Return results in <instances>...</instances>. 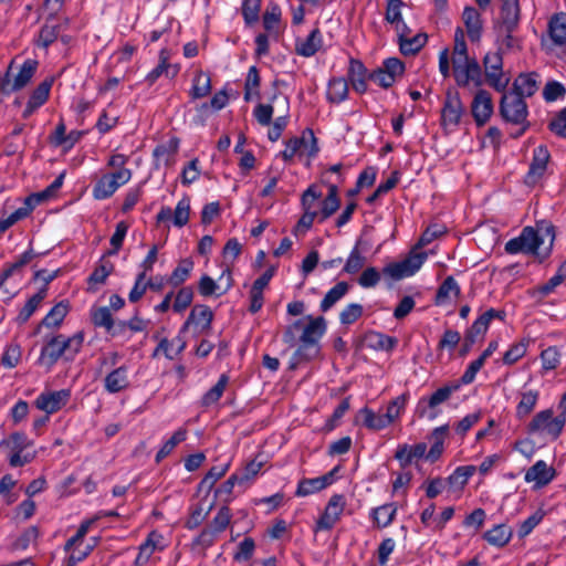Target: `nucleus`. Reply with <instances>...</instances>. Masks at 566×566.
Returning a JSON list of instances; mask_svg holds the SVG:
<instances>
[{
  "label": "nucleus",
  "instance_id": "37",
  "mask_svg": "<svg viewBox=\"0 0 566 566\" xmlns=\"http://www.w3.org/2000/svg\"><path fill=\"white\" fill-rule=\"evenodd\" d=\"M62 28V23L55 22L53 19H48L40 29L35 44L40 48L48 49L59 39Z\"/></svg>",
  "mask_w": 566,
  "mask_h": 566
},
{
  "label": "nucleus",
  "instance_id": "16",
  "mask_svg": "<svg viewBox=\"0 0 566 566\" xmlns=\"http://www.w3.org/2000/svg\"><path fill=\"white\" fill-rule=\"evenodd\" d=\"M171 51L168 49H161L158 54V64L145 76L147 85L151 86L160 76L167 78H175L179 71V64L170 63Z\"/></svg>",
  "mask_w": 566,
  "mask_h": 566
},
{
  "label": "nucleus",
  "instance_id": "30",
  "mask_svg": "<svg viewBox=\"0 0 566 566\" xmlns=\"http://www.w3.org/2000/svg\"><path fill=\"white\" fill-rule=\"evenodd\" d=\"M180 140L171 137L167 142L157 145L153 151L156 166H170L174 163L175 155L178 153Z\"/></svg>",
  "mask_w": 566,
  "mask_h": 566
},
{
  "label": "nucleus",
  "instance_id": "23",
  "mask_svg": "<svg viewBox=\"0 0 566 566\" xmlns=\"http://www.w3.org/2000/svg\"><path fill=\"white\" fill-rule=\"evenodd\" d=\"M463 104L458 94H448L441 112V120L444 127H455L459 125L463 114Z\"/></svg>",
  "mask_w": 566,
  "mask_h": 566
},
{
  "label": "nucleus",
  "instance_id": "49",
  "mask_svg": "<svg viewBox=\"0 0 566 566\" xmlns=\"http://www.w3.org/2000/svg\"><path fill=\"white\" fill-rule=\"evenodd\" d=\"M281 21V9L277 4L271 3L268 6L263 14L264 29L274 36H279Z\"/></svg>",
  "mask_w": 566,
  "mask_h": 566
},
{
  "label": "nucleus",
  "instance_id": "10",
  "mask_svg": "<svg viewBox=\"0 0 566 566\" xmlns=\"http://www.w3.org/2000/svg\"><path fill=\"white\" fill-rule=\"evenodd\" d=\"M542 243L543 239L539 237L538 232L532 227H526L518 237L505 243L504 250L509 254L526 253L539 256L538 249Z\"/></svg>",
  "mask_w": 566,
  "mask_h": 566
},
{
  "label": "nucleus",
  "instance_id": "33",
  "mask_svg": "<svg viewBox=\"0 0 566 566\" xmlns=\"http://www.w3.org/2000/svg\"><path fill=\"white\" fill-rule=\"evenodd\" d=\"M518 397L520 400L516 406V417L518 419H524L528 417L535 409L539 398V391L536 389H526L523 387Z\"/></svg>",
  "mask_w": 566,
  "mask_h": 566
},
{
  "label": "nucleus",
  "instance_id": "20",
  "mask_svg": "<svg viewBox=\"0 0 566 566\" xmlns=\"http://www.w3.org/2000/svg\"><path fill=\"white\" fill-rule=\"evenodd\" d=\"M549 157V151L544 146H537L533 150L532 161L524 178V182L527 186H535L542 179L546 171Z\"/></svg>",
  "mask_w": 566,
  "mask_h": 566
},
{
  "label": "nucleus",
  "instance_id": "44",
  "mask_svg": "<svg viewBox=\"0 0 566 566\" xmlns=\"http://www.w3.org/2000/svg\"><path fill=\"white\" fill-rule=\"evenodd\" d=\"M349 291V284L345 281L338 282L327 291L321 301L319 308L322 312L331 310L338 301H340Z\"/></svg>",
  "mask_w": 566,
  "mask_h": 566
},
{
  "label": "nucleus",
  "instance_id": "39",
  "mask_svg": "<svg viewBox=\"0 0 566 566\" xmlns=\"http://www.w3.org/2000/svg\"><path fill=\"white\" fill-rule=\"evenodd\" d=\"M179 334H181L179 332ZM186 347V342L182 339L180 335L169 340L167 338H161L154 350L153 356H157L159 353H163L165 357L169 360L175 359Z\"/></svg>",
  "mask_w": 566,
  "mask_h": 566
},
{
  "label": "nucleus",
  "instance_id": "58",
  "mask_svg": "<svg viewBox=\"0 0 566 566\" xmlns=\"http://www.w3.org/2000/svg\"><path fill=\"white\" fill-rule=\"evenodd\" d=\"M260 75L256 66H251L248 71L244 83V101L249 102L252 97H260Z\"/></svg>",
  "mask_w": 566,
  "mask_h": 566
},
{
  "label": "nucleus",
  "instance_id": "60",
  "mask_svg": "<svg viewBox=\"0 0 566 566\" xmlns=\"http://www.w3.org/2000/svg\"><path fill=\"white\" fill-rule=\"evenodd\" d=\"M69 312V306L64 302L57 303L53 306L50 312L42 319V325L45 327H56L59 326Z\"/></svg>",
  "mask_w": 566,
  "mask_h": 566
},
{
  "label": "nucleus",
  "instance_id": "7",
  "mask_svg": "<svg viewBox=\"0 0 566 566\" xmlns=\"http://www.w3.org/2000/svg\"><path fill=\"white\" fill-rule=\"evenodd\" d=\"M130 178L132 170L113 171L102 175L93 186V198L96 200L111 198L117 189L126 185Z\"/></svg>",
  "mask_w": 566,
  "mask_h": 566
},
{
  "label": "nucleus",
  "instance_id": "38",
  "mask_svg": "<svg viewBox=\"0 0 566 566\" xmlns=\"http://www.w3.org/2000/svg\"><path fill=\"white\" fill-rule=\"evenodd\" d=\"M367 346L374 350L391 352L398 345V339L381 332L371 331L365 337Z\"/></svg>",
  "mask_w": 566,
  "mask_h": 566
},
{
  "label": "nucleus",
  "instance_id": "54",
  "mask_svg": "<svg viewBox=\"0 0 566 566\" xmlns=\"http://www.w3.org/2000/svg\"><path fill=\"white\" fill-rule=\"evenodd\" d=\"M211 92V78L209 74L199 71L192 81L190 96L193 99L202 98Z\"/></svg>",
  "mask_w": 566,
  "mask_h": 566
},
{
  "label": "nucleus",
  "instance_id": "14",
  "mask_svg": "<svg viewBox=\"0 0 566 566\" xmlns=\"http://www.w3.org/2000/svg\"><path fill=\"white\" fill-rule=\"evenodd\" d=\"M505 313L490 308L480 315L465 333V346L472 347L479 339H481L489 329L490 323L493 318L503 321Z\"/></svg>",
  "mask_w": 566,
  "mask_h": 566
},
{
  "label": "nucleus",
  "instance_id": "22",
  "mask_svg": "<svg viewBox=\"0 0 566 566\" xmlns=\"http://www.w3.org/2000/svg\"><path fill=\"white\" fill-rule=\"evenodd\" d=\"M337 468L333 469L332 471L327 472L326 474L317 478L312 479H302L298 484L297 489L295 491L296 496H308L311 494H314L316 492H319L324 489H326L328 485H331L334 482V474L336 472Z\"/></svg>",
  "mask_w": 566,
  "mask_h": 566
},
{
  "label": "nucleus",
  "instance_id": "52",
  "mask_svg": "<svg viewBox=\"0 0 566 566\" xmlns=\"http://www.w3.org/2000/svg\"><path fill=\"white\" fill-rule=\"evenodd\" d=\"M187 429L186 428H179L174 432V434L165 441L163 447L158 450L156 454V462H161L166 457H168L172 450L179 444L180 442L185 441L187 439Z\"/></svg>",
  "mask_w": 566,
  "mask_h": 566
},
{
  "label": "nucleus",
  "instance_id": "28",
  "mask_svg": "<svg viewBox=\"0 0 566 566\" xmlns=\"http://www.w3.org/2000/svg\"><path fill=\"white\" fill-rule=\"evenodd\" d=\"M427 444L424 442L409 446L407 443L398 446L395 458L399 461L401 468L409 467L415 460L426 455Z\"/></svg>",
  "mask_w": 566,
  "mask_h": 566
},
{
  "label": "nucleus",
  "instance_id": "64",
  "mask_svg": "<svg viewBox=\"0 0 566 566\" xmlns=\"http://www.w3.org/2000/svg\"><path fill=\"white\" fill-rule=\"evenodd\" d=\"M363 305L358 303H349L339 313V322L342 325L349 326L357 322L363 316Z\"/></svg>",
  "mask_w": 566,
  "mask_h": 566
},
{
  "label": "nucleus",
  "instance_id": "2",
  "mask_svg": "<svg viewBox=\"0 0 566 566\" xmlns=\"http://www.w3.org/2000/svg\"><path fill=\"white\" fill-rule=\"evenodd\" d=\"M521 22L518 0H501L499 14L493 21L496 41L507 50L518 49L520 39L515 35Z\"/></svg>",
  "mask_w": 566,
  "mask_h": 566
},
{
  "label": "nucleus",
  "instance_id": "62",
  "mask_svg": "<svg viewBox=\"0 0 566 566\" xmlns=\"http://www.w3.org/2000/svg\"><path fill=\"white\" fill-rule=\"evenodd\" d=\"M35 70H36V62L32 61V60H27L22 64L17 76L14 77L13 88L20 90V88L24 87L33 77Z\"/></svg>",
  "mask_w": 566,
  "mask_h": 566
},
{
  "label": "nucleus",
  "instance_id": "5",
  "mask_svg": "<svg viewBox=\"0 0 566 566\" xmlns=\"http://www.w3.org/2000/svg\"><path fill=\"white\" fill-rule=\"evenodd\" d=\"M461 388V382L450 381L438 388L429 398L422 397L417 405L419 417H428L433 420L439 415L437 408L444 403L452 394Z\"/></svg>",
  "mask_w": 566,
  "mask_h": 566
},
{
  "label": "nucleus",
  "instance_id": "6",
  "mask_svg": "<svg viewBox=\"0 0 566 566\" xmlns=\"http://www.w3.org/2000/svg\"><path fill=\"white\" fill-rule=\"evenodd\" d=\"M322 197V192L317 190L315 185L310 186L301 197V205L303 214L294 227L293 233L295 235L306 233L313 226V222L318 218V210L315 209L316 201Z\"/></svg>",
  "mask_w": 566,
  "mask_h": 566
},
{
  "label": "nucleus",
  "instance_id": "61",
  "mask_svg": "<svg viewBox=\"0 0 566 566\" xmlns=\"http://www.w3.org/2000/svg\"><path fill=\"white\" fill-rule=\"evenodd\" d=\"M190 216V198L185 196L176 205L172 212L174 226L182 228L189 221Z\"/></svg>",
  "mask_w": 566,
  "mask_h": 566
},
{
  "label": "nucleus",
  "instance_id": "40",
  "mask_svg": "<svg viewBox=\"0 0 566 566\" xmlns=\"http://www.w3.org/2000/svg\"><path fill=\"white\" fill-rule=\"evenodd\" d=\"M548 34L556 45L566 43V13H555L548 22Z\"/></svg>",
  "mask_w": 566,
  "mask_h": 566
},
{
  "label": "nucleus",
  "instance_id": "59",
  "mask_svg": "<svg viewBox=\"0 0 566 566\" xmlns=\"http://www.w3.org/2000/svg\"><path fill=\"white\" fill-rule=\"evenodd\" d=\"M427 34L418 33L416 35H409L399 43L400 51L405 55H413L419 52L427 43Z\"/></svg>",
  "mask_w": 566,
  "mask_h": 566
},
{
  "label": "nucleus",
  "instance_id": "51",
  "mask_svg": "<svg viewBox=\"0 0 566 566\" xmlns=\"http://www.w3.org/2000/svg\"><path fill=\"white\" fill-rule=\"evenodd\" d=\"M359 415L363 417V424L370 430L378 431L390 426L384 413H376L367 407L363 408Z\"/></svg>",
  "mask_w": 566,
  "mask_h": 566
},
{
  "label": "nucleus",
  "instance_id": "46",
  "mask_svg": "<svg viewBox=\"0 0 566 566\" xmlns=\"http://www.w3.org/2000/svg\"><path fill=\"white\" fill-rule=\"evenodd\" d=\"M448 431H449L448 424H443V426H440V427H437L436 429H433V431L431 433V439L433 440V443H432L429 452L427 453V459L430 460L431 462L437 461L440 458V455L442 454L444 438H446Z\"/></svg>",
  "mask_w": 566,
  "mask_h": 566
},
{
  "label": "nucleus",
  "instance_id": "41",
  "mask_svg": "<svg viewBox=\"0 0 566 566\" xmlns=\"http://www.w3.org/2000/svg\"><path fill=\"white\" fill-rule=\"evenodd\" d=\"M460 294L461 287L457 280L451 275L447 276L437 291L434 303L437 305H443L448 303L451 297L458 298Z\"/></svg>",
  "mask_w": 566,
  "mask_h": 566
},
{
  "label": "nucleus",
  "instance_id": "13",
  "mask_svg": "<svg viewBox=\"0 0 566 566\" xmlns=\"http://www.w3.org/2000/svg\"><path fill=\"white\" fill-rule=\"evenodd\" d=\"M69 389L46 390L41 392L34 400V406L44 411L48 416L60 411L70 400Z\"/></svg>",
  "mask_w": 566,
  "mask_h": 566
},
{
  "label": "nucleus",
  "instance_id": "1",
  "mask_svg": "<svg viewBox=\"0 0 566 566\" xmlns=\"http://www.w3.org/2000/svg\"><path fill=\"white\" fill-rule=\"evenodd\" d=\"M308 323L304 325L302 319H297L289 325L282 336V340L293 347L297 339L300 346L296 349L294 357L297 360H310L317 356L319 352L318 342L326 332V321L323 316L312 317L307 316Z\"/></svg>",
  "mask_w": 566,
  "mask_h": 566
},
{
  "label": "nucleus",
  "instance_id": "63",
  "mask_svg": "<svg viewBox=\"0 0 566 566\" xmlns=\"http://www.w3.org/2000/svg\"><path fill=\"white\" fill-rule=\"evenodd\" d=\"M474 465L458 467L453 473L447 479V482L452 486L463 488L468 480L475 473Z\"/></svg>",
  "mask_w": 566,
  "mask_h": 566
},
{
  "label": "nucleus",
  "instance_id": "19",
  "mask_svg": "<svg viewBox=\"0 0 566 566\" xmlns=\"http://www.w3.org/2000/svg\"><path fill=\"white\" fill-rule=\"evenodd\" d=\"M232 514L230 509L227 505L221 506L209 525L200 533V542L208 545L212 544L216 536L229 526Z\"/></svg>",
  "mask_w": 566,
  "mask_h": 566
},
{
  "label": "nucleus",
  "instance_id": "4",
  "mask_svg": "<svg viewBox=\"0 0 566 566\" xmlns=\"http://www.w3.org/2000/svg\"><path fill=\"white\" fill-rule=\"evenodd\" d=\"M565 424V415L554 416L552 409H545L534 416L528 423V432L546 434L556 440L562 434Z\"/></svg>",
  "mask_w": 566,
  "mask_h": 566
},
{
  "label": "nucleus",
  "instance_id": "8",
  "mask_svg": "<svg viewBox=\"0 0 566 566\" xmlns=\"http://www.w3.org/2000/svg\"><path fill=\"white\" fill-rule=\"evenodd\" d=\"M483 66L486 83L496 92H504L510 83V77L503 72L502 54L496 52H488L483 57Z\"/></svg>",
  "mask_w": 566,
  "mask_h": 566
},
{
  "label": "nucleus",
  "instance_id": "21",
  "mask_svg": "<svg viewBox=\"0 0 566 566\" xmlns=\"http://www.w3.org/2000/svg\"><path fill=\"white\" fill-rule=\"evenodd\" d=\"M33 258L34 252L32 249H29L25 252H23L13 263L7 264L3 271L0 273V290L3 292V294H6L8 300L12 298L14 296V293H12L6 286V282L13 275L21 276L22 269L28 263H30Z\"/></svg>",
  "mask_w": 566,
  "mask_h": 566
},
{
  "label": "nucleus",
  "instance_id": "29",
  "mask_svg": "<svg viewBox=\"0 0 566 566\" xmlns=\"http://www.w3.org/2000/svg\"><path fill=\"white\" fill-rule=\"evenodd\" d=\"M462 20L469 39L472 42H479L483 30L480 12L473 7H465L462 13Z\"/></svg>",
  "mask_w": 566,
  "mask_h": 566
},
{
  "label": "nucleus",
  "instance_id": "27",
  "mask_svg": "<svg viewBox=\"0 0 566 566\" xmlns=\"http://www.w3.org/2000/svg\"><path fill=\"white\" fill-rule=\"evenodd\" d=\"M213 319V313L207 305H196L191 310L188 318L180 328V333H186L191 325L201 326L202 329H209Z\"/></svg>",
  "mask_w": 566,
  "mask_h": 566
},
{
  "label": "nucleus",
  "instance_id": "24",
  "mask_svg": "<svg viewBox=\"0 0 566 566\" xmlns=\"http://www.w3.org/2000/svg\"><path fill=\"white\" fill-rule=\"evenodd\" d=\"M228 102L229 96L226 90L217 92L210 99V103H203L197 107V115L195 116L193 122L197 125H205L206 119L211 114V112H217L224 108Z\"/></svg>",
  "mask_w": 566,
  "mask_h": 566
},
{
  "label": "nucleus",
  "instance_id": "56",
  "mask_svg": "<svg viewBox=\"0 0 566 566\" xmlns=\"http://www.w3.org/2000/svg\"><path fill=\"white\" fill-rule=\"evenodd\" d=\"M228 382H229V376L227 374H222L219 377L217 384L203 395L202 400H201L202 406L209 407V406L218 402L220 400V398L222 397Z\"/></svg>",
  "mask_w": 566,
  "mask_h": 566
},
{
  "label": "nucleus",
  "instance_id": "25",
  "mask_svg": "<svg viewBox=\"0 0 566 566\" xmlns=\"http://www.w3.org/2000/svg\"><path fill=\"white\" fill-rule=\"evenodd\" d=\"M128 367L122 365L109 371L104 378V389L108 394H117L129 387Z\"/></svg>",
  "mask_w": 566,
  "mask_h": 566
},
{
  "label": "nucleus",
  "instance_id": "11",
  "mask_svg": "<svg viewBox=\"0 0 566 566\" xmlns=\"http://www.w3.org/2000/svg\"><path fill=\"white\" fill-rule=\"evenodd\" d=\"M403 72V63L397 57H389L382 62L380 67L371 72L368 78L382 88H389L398 77L402 76Z\"/></svg>",
  "mask_w": 566,
  "mask_h": 566
},
{
  "label": "nucleus",
  "instance_id": "35",
  "mask_svg": "<svg viewBox=\"0 0 566 566\" xmlns=\"http://www.w3.org/2000/svg\"><path fill=\"white\" fill-rule=\"evenodd\" d=\"M113 271L114 264L111 261L102 259L87 279V291L92 293L96 292L98 286L106 282Z\"/></svg>",
  "mask_w": 566,
  "mask_h": 566
},
{
  "label": "nucleus",
  "instance_id": "36",
  "mask_svg": "<svg viewBox=\"0 0 566 566\" xmlns=\"http://www.w3.org/2000/svg\"><path fill=\"white\" fill-rule=\"evenodd\" d=\"M513 530L507 524H497L483 534V538L492 546L504 547L511 541Z\"/></svg>",
  "mask_w": 566,
  "mask_h": 566
},
{
  "label": "nucleus",
  "instance_id": "26",
  "mask_svg": "<svg viewBox=\"0 0 566 566\" xmlns=\"http://www.w3.org/2000/svg\"><path fill=\"white\" fill-rule=\"evenodd\" d=\"M555 471L545 461L538 460L525 473L526 482H534L536 488L547 485L554 478Z\"/></svg>",
  "mask_w": 566,
  "mask_h": 566
},
{
  "label": "nucleus",
  "instance_id": "9",
  "mask_svg": "<svg viewBox=\"0 0 566 566\" xmlns=\"http://www.w3.org/2000/svg\"><path fill=\"white\" fill-rule=\"evenodd\" d=\"M500 102V113L502 117L512 124L521 125L526 122L528 111L527 105L518 94L512 92H502Z\"/></svg>",
  "mask_w": 566,
  "mask_h": 566
},
{
  "label": "nucleus",
  "instance_id": "3",
  "mask_svg": "<svg viewBox=\"0 0 566 566\" xmlns=\"http://www.w3.org/2000/svg\"><path fill=\"white\" fill-rule=\"evenodd\" d=\"M83 343V332H77L71 337L62 334L53 336L42 347L38 363L50 370L62 357L67 361H72L81 352Z\"/></svg>",
  "mask_w": 566,
  "mask_h": 566
},
{
  "label": "nucleus",
  "instance_id": "32",
  "mask_svg": "<svg viewBox=\"0 0 566 566\" xmlns=\"http://www.w3.org/2000/svg\"><path fill=\"white\" fill-rule=\"evenodd\" d=\"M537 77L535 72L520 74L513 83L512 93L518 94L522 98L533 96L538 90Z\"/></svg>",
  "mask_w": 566,
  "mask_h": 566
},
{
  "label": "nucleus",
  "instance_id": "57",
  "mask_svg": "<svg viewBox=\"0 0 566 566\" xmlns=\"http://www.w3.org/2000/svg\"><path fill=\"white\" fill-rule=\"evenodd\" d=\"M91 321L95 327L104 328L106 332H111L113 328V316L111 308L107 306L93 307L91 310Z\"/></svg>",
  "mask_w": 566,
  "mask_h": 566
},
{
  "label": "nucleus",
  "instance_id": "31",
  "mask_svg": "<svg viewBox=\"0 0 566 566\" xmlns=\"http://www.w3.org/2000/svg\"><path fill=\"white\" fill-rule=\"evenodd\" d=\"M161 539L163 536L159 533L155 531L150 532L145 542H143L138 547V554L135 559V565H145L149 560L151 555L155 553V551L163 549L164 547L160 546Z\"/></svg>",
  "mask_w": 566,
  "mask_h": 566
},
{
  "label": "nucleus",
  "instance_id": "50",
  "mask_svg": "<svg viewBox=\"0 0 566 566\" xmlns=\"http://www.w3.org/2000/svg\"><path fill=\"white\" fill-rule=\"evenodd\" d=\"M193 270V261L191 259H182L178 265L174 269L170 276L168 277V283L175 287L185 283L190 273Z\"/></svg>",
  "mask_w": 566,
  "mask_h": 566
},
{
  "label": "nucleus",
  "instance_id": "17",
  "mask_svg": "<svg viewBox=\"0 0 566 566\" xmlns=\"http://www.w3.org/2000/svg\"><path fill=\"white\" fill-rule=\"evenodd\" d=\"M346 500L343 494H334L331 496L324 513L317 521V528L323 531H329L339 521Z\"/></svg>",
  "mask_w": 566,
  "mask_h": 566
},
{
  "label": "nucleus",
  "instance_id": "18",
  "mask_svg": "<svg viewBox=\"0 0 566 566\" xmlns=\"http://www.w3.org/2000/svg\"><path fill=\"white\" fill-rule=\"evenodd\" d=\"M493 101L486 90L480 88L471 103V113L478 126L485 125L493 114Z\"/></svg>",
  "mask_w": 566,
  "mask_h": 566
},
{
  "label": "nucleus",
  "instance_id": "43",
  "mask_svg": "<svg viewBox=\"0 0 566 566\" xmlns=\"http://www.w3.org/2000/svg\"><path fill=\"white\" fill-rule=\"evenodd\" d=\"M397 506L395 503H387L371 510L370 516L379 528L389 526L396 516Z\"/></svg>",
  "mask_w": 566,
  "mask_h": 566
},
{
  "label": "nucleus",
  "instance_id": "48",
  "mask_svg": "<svg viewBox=\"0 0 566 566\" xmlns=\"http://www.w3.org/2000/svg\"><path fill=\"white\" fill-rule=\"evenodd\" d=\"M283 95L275 92L271 97V103L263 104L260 103L255 106L253 111V116L255 120L262 126H269L272 123V117L274 113V107L272 105L273 102L280 101Z\"/></svg>",
  "mask_w": 566,
  "mask_h": 566
},
{
  "label": "nucleus",
  "instance_id": "55",
  "mask_svg": "<svg viewBox=\"0 0 566 566\" xmlns=\"http://www.w3.org/2000/svg\"><path fill=\"white\" fill-rule=\"evenodd\" d=\"M409 398L410 394L406 391L389 402L386 413L384 415L390 424L400 418L401 413L405 411Z\"/></svg>",
  "mask_w": 566,
  "mask_h": 566
},
{
  "label": "nucleus",
  "instance_id": "45",
  "mask_svg": "<svg viewBox=\"0 0 566 566\" xmlns=\"http://www.w3.org/2000/svg\"><path fill=\"white\" fill-rule=\"evenodd\" d=\"M46 296V287H41L33 296H31L24 306L20 310L18 316H17V323L18 324H25L30 317L33 315V313L36 311V308L40 306L42 301Z\"/></svg>",
  "mask_w": 566,
  "mask_h": 566
},
{
  "label": "nucleus",
  "instance_id": "42",
  "mask_svg": "<svg viewBox=\"0 0 566 566\" xmlns=\"http://www.w3.org/2000/svg\"><path fill=\"white\" fill-rule=\"evenodd\" d=\"M348 82L344 77H334L327 85V99L331 103L339 104L348 97Z\"/></svg>",
  "mask_w": 566,
  "mask_h": 566
},
{
  "label": "nucleus",
  "instance_id": "12",
  "mask_svg": "<svg viewBox=\"0 0 566 566\" xmlns=\"http://www.w3.org/2000/svg\"><path fill=\"white\" fill-rule=\"evenodd\" d=\"M303 150L307 151L310 157L318 153L316 138L311 129H305L301 137H294L285 143V149L281 151L284 161H291L295 155L302 154Z\"/></svg>",
  "mask_w": 566,
  "mask_h": 566
},
{
  "label": "nucleus",
  "instance_id": "15",
  "mask_svg": "<svg viewBox=\"0 0 566 566\" xmlns=\"http://www.w3.org/2000/svg\"><path fill=\"white\" fill-rule=\"evenodd\" d=\"M427 259L426 253L411 254L401 262L391 263L384 269V273L395 280L413 275Z\"/></svg>",
  "mask_w": 566,
  "mask_h": 566
},
{
  "label": "nucleus",
  "instance_id": "53",
  "mask_svg": "<svg viewBox=\"0 0 566 566\" xmlns=\"http://www.w3.org/2000/svg\"><path fill=\"white\" fill-rule=\"evenodd\" d=\"M281 103L284 106V114L275 118V120L272 124V127L268 132V137L271 142H276L281 137L283 130L285 129L289 123V97L282 96Z\"/></svg>",
  "mask_w": 566,
  "mask_h": 566
},
{
  "label": "nucleus",
  "instance_id": "34",
  "mask_svg": "<svg viewBox=\"0 0 566 566\" xmlns=\"http://www.w3.org/2000/svg\"><path fill=\"white\" fill-rule=\"evenodd\" d=\"M323 44L321 31L314 29L304 40H298L295 44V52L304 57L313 56Z\"/></svg>",
  "mask_w": 566,
  "mask_h": 566
},
{
  "label": "nucleus",
  "instance_id": "47",
  "mask_svg": "<svg viewBox=\"0 0 566 566\" xmlns=\"http://www.w3.org/2000/svg\"><path fill=\"white\" fill-rule=\"evenodd\" d=\"M31 197L27 198L24 205L13 211L7 218L0 219V234L4 233L9 228H11L18 221L27 218L31 211L33 210V206L31 205Z\"/></svg>",
  "mask_w": 566,
  "mask_h": 566
}]
</instances>
